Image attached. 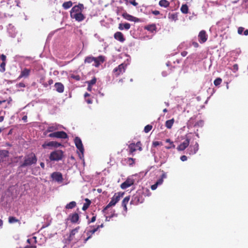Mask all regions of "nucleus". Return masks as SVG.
Listing matches in <instances>:
<instances>
[{
  "mask_svg": "<svg viewBox=\"0 0 248 248\" xmlns=\"http://www.w3.org/2000/svg\"><path fill=\"white\" fill-rule=\"evenodd\" d=\"M54 87L58 93H62L63 92L64 87L61 82H56L54 85Z\"/></svg>",
  "mask_w": 248,
  "mask_h": 248,
  "instance_id": "412c9836",
  "label": "nucleus"
},
{
  "mask_svg": "<svg viewBox=\"0 0 248 248\" xmlns=\"http://www.w3.org/2000/svg\"><path fill=\"white\" fill-rule=\"evenodd\" d=\"M130 200V196H126L125 197L123 200L122 202V205L124 208V210L126 212L127 210V204L128 203V202Z\"/></svg>",
  "mask_w": 248,
  "mask_h": 248,
  "instance_id": "5701e85b",
  "label": "nucleus"
},
{
  "mask_svg": "<svg viewBox=\"0 0 248 248\" xmlns=\"http://www.w3.org/2000/svg\"><path fill=\"white\" fill-rule=\"evenodd\" d=\"M104 227L103 223H102L101 225H98L96 227L94 228L93 229L91 230L88 231L87 232V235L88 237L85 239L84 243H86L90 238L92 237V236L93 234H94L97 230L100 228H103Z\"/></svg>",
  "mask_w": 248,
  "mask_h": 248,
  "instance_id": "9d476101",
  "label": "nucleus"
},
{
  "mask_svg": "<svg viewBox=\"0 0 248 248\" xmlns=\"http://www.w3.org/2000/svg\"><path fill=\"white\" fill-rule=\"evenodd\" d=\"M199 41L201 43L205 42L207 39V35L206 31L204 30L201 31L198 35Z\"/></svg>",
  "mask_w": 248,
  "mask_h": 248,
  "instance_id": "a211bd4d",
  "label": "nucleus"
},
{
  "mask_svg": "<svg viewBox=\"0 0 248 248\" xmlns=\"http://www.w3.org/2000/svg\"><path fill=\"white\" fill-rule=\"evenodd\" d=\"M130 24L128 23H120L119 24L118 29L120 30H128L130 28Z\"/></svg>",
  "mask_w": 248,
  "mask_h": 248,
  "instance_id": "b1692460",
  "label": "nucleus"
},
{
  "mask_svg": "<svg viewBox=\"0 0 248 248\" xmlns=\"http://www.w3.org/2000/svg\"><path fill=\"white\" fill-rule=\"evenodd\" d=\"M181 11L184 14L188 13V7L186 4H183L181 7Z\"/></svg>",
  "mask_w": 248,
  "mask_h": 248,
  "instance_id": "2f4dec72",
  "label": "nucleus"
},
{
  "mask_svg": "<svg viewBox=\"0 0 248 248\" xmlns=\"http://www.w3.org/2000/svg\"><path fill=\"white\" fill-rule=\"evenodd\" d=\"M53 83V80L52 79H50L48 81V85H50L51 84H52Z\"/></svg>",
  "mask_w": 248,
  "mask_h": 248,
  "instance_id": "69168bd1",
  "label": "nucleus"
},
{
  "mask_svg": "<svg viewBox=\"0 0 248 248\" xmlns=\"http://www.w3.org/2000/svg\"><path fill=\"white\" fill-rule=\"evenodd\" d=\"M180 159L182 161H185L187 160V157L186 155H183L181 156Z\"/></svg>",
  "mask_w": 248,
  "mask_h": 248,
  "instance_id": "3c124183",
  "label": "nucleus"
},
{
  "mask_svg": "<svg viewBox=\"0 0 248 248\" xmlns=\"http://www.w3.org/2000/svg\"><path fill=\"white\" fill-rule=\"evenodd\" d=\"M145 29L147 30L148 31H150L151 32H154V31H156V27L155 24H152L145 26Z\"/></svg>",
  "mask_w": 248,
  "mask_h": 248,
  "instance_id": "393cba45",
  "label": "nucleus"
},
{
  "mask_svg": "<svg viewBox=\"0 0 248 248\" xmlns=\"http://www.w3.org/2000/svg\"><path fill=\"white\" fill-rule=\"evenodd\" d=\"M79 229V227L78 226L71 231L68 237L65 239V243L69 244L72 241L74 240L75 235L78 232Z\"/></svg>",
  "mask_w": 248,
  "mask_h": 248,
  "instance_id": "1a4fd4ad",
  "label": "nucleus"
},
{
  "mask_svg": "<svg viewBox=\"0 0 248 248\" xmlns=\"http://www.w3.org/2000/svg\"><path fill=\"white\" fill-rule=\"evenodd\" d=\"M93 60H94V57L88 56V57H87L85 58V59L84 60V62L90 63L93 62Z\"/></svg>",
  "mask_w": 248,
  "mask_h": 248,
  "instance_id": "72a5a7b5",
  "label": "nucleus"
},
{
  "mask_svg": "<svg viewBox=\"0 0 248 248\" xmlns=\"http://www.w3.org/2000/svg\"><path fill=\"white\" fill-rule=\"evenodd\" d=\"M233 71L235 72L238 70V65L237 64H235L233 65Z\"/></svg>",
  "mask_w": 248,
  "mask_h": 248,
  "instance_id": "09e8293b",
  "label": "nucleus"
},
{
  "mask_svg": "<svg viewBox=\"0 0 248 248\" xmlns=\"http://www.w3.org/2000/svg\"><path fill=\"white\" fill-rule=\"evenodd\" d=\"M48 137L50 138H56L60 139H66L68 138L67 134L64 131H57L48 135Z\"/></svg>",
  "mask_w": 248,
  "mask_h": 248,
  "instance_id": "6e6552de",
  "label": "nucleus"
},
{
  "mask_svg": "<svg viewBox=\"0 0 248 248\" xmlns=\"http://www.w3.org/2000/svg\"><path fill=\"white\" fill-rule=\"evenodd\" d=\"M160 144H161V142L157 141H154L153 143V144L154 147H156L157 146L159 145Z\"/></svg>",
  "mask_w": 248,
  "mask_h": 248,
  "instance_id": "5fc2aeb1",
  "label": "nucleus"
},
{
  "mask_svg": "<svg viewBox=\"0 0 248 248\" xmlns=\"http://www.w3.org/2000/svg\"><path fill=\"white\" fill-rule=\"evenodd\" d=\"M92 88V86L90 85H88L87 90L89 91H91Z\"/></svg>",
  "mask_w": 248,
  "mask_h": 248,
  "instance_id": "338daca9",
  "label": "nucleus"
},
{
  "mask_svg": "<svg viewBox=\"0 0 248 248\" xmlns=\"http://www.w3.org/2000/svg\"><path fill=\"white\" fill-rule=\"evenodd\" d=\"M222 82V79L220 78H217L214 81V84L216 86L219 85Z\"/></svg>",
  "mask_w": 248,
  "mask_h": 248,
  "instance_id": "e433bc0d",
  "label": "nucleus"
},
{
  "mask_svg": "<svg viewBox=\"0 0 248 248\" xmlns=\"http://www.w3.org/2000/svg\"><path fill=\"white\" fill-rule=\"evenodd\" d=\"M158 4L160 6L164 8H167L170 6V2L167 0H161Z\"/></svg>",
  "mask_w": 248,
  "mask_h": 248,
  "instance_id": "a878e982",
  "label": "nucleus"
},
{
  "mask_svg": "<svg viewBox=\"0 0 248 248\" xmlns=\"http://www.w3.org/2000/svg\"><path fill=\"white\" fill-rule=\"evenodd\" d=\"M124 10L123 9V8L122 7H117V9H116V13L118 15H119L121 13V12Z\"/></svg>",
  "mask_w": 248,
  "mask_h": 248,
  "instance_id": "a18cd8bd",
  "label": "nucleus"
},
{
  "mask_svg": "<svg viewBox=\"0 0 248 248\" xmlns=\"http://www.w3.org/2000/svg\"><path fill=\"white\" fill-rule=\"evenodd\" d=\"M72 5H73L72 2L71 1H68L64 2L62 4V7L64 9H68L69 8H70L71 7H72Z\"/></svg>",
  "mask_w": 248,
  "mask_h": 248,
  "instance_id": "7c9ffc66",
  "label": "nucleus"
},
{
  "mask_svg": "<svg viewBox=\"0 0 248 248\" xmlns=\"http://www.w3.org/2000/svg\"><path fill=\"white\" fill-rule=\"evenodd\" d=\"M244 34L246 36L248 35V29H247L244 31Z\"/></svg>",
  "mask_w": 248,
  "mask_h": 248,
  "instance_id": "774afa93",
  "label": "nucleus"
},
{
  "mask_svg": "<svg viewBox=\"0 0 248 248\" xmlns=\"http://www.w3.org/2000/svg\"><path fill=\"white\" fill-rule=\"evenodd\" d=\"M0 58H1V60L2 61V62H5L6 60V57L5 55L2 54L0 56Z\"/></svg>",
  "mask_w": 248,
  "mask_h": 248,
  "instance_id": "864d4df0",
  "label": "nucleus"
},
{
  "mask_svg": "<svg viewBox=\"0 0 248 248\" xmlns=\"http://www.w3.org/2000/svg\"><path fill=\"white\" fill-rule=\"evenodd\" d=\"M127 64L123 63L115 67L112 71L113 76L116 78L119 77L120 75L123 74L125 72Z\"/></svg>",
  "mask_w": 248,
  "mask_h": 248,
  "instance_id": "39448f33",
  "label": "nucleus"
},
{
  "mask_svg": "<svg viewBox=\"0 0 248 248\" xmlns=\"http://www.w3.org/2000/svg\"><path fill=\"white\" fill-rule=\"evenodd\" d=\"M96 220V216H93L91 220L89 221V223L94 222Z\"/></svg>",
  "mask_w": 248,
  "mask_h": 248,
  "instance_id": "bf43d9fd",
  "label": "nucleus"
},
{
  "mask_svg": "<svg viewBox=\"0 0 248 248\" xmlns=\"http://www.w3.org/2000/svg\"><path fill=\"white\" fill-rule=\"evenodd\" d=\"M62 144L56 141H53V147L57 148L62 146Z\"/></svg>",
  "mask_w": 248,
  "mask_h": 248,
  "instance_id": "de8ad7c7",
  "label": "nucleus"
},
{
  "mask_svg": "<svg viewBox=\"0 0 248 248\" xmlns=\"http://www.w3.org/2000/svg\"><path fill=\"white\" fill-rule=\"evenodd\" d=\"M152 128H153V126L152 125L148 124L144 127V131L145 133H147L151 130Z\"/></svg>",
  "mask_w": 248,
  "mask_h": 248,
  "instance_id": "4c0bfd02",
  "label": "nucleus"
},
{
  "mask_svg": "<svg viewBox=\"0 0 248 248\" xmlns=\"http://www.w3.org/2000/svg\"><path fill=\"white\" fill-rule=\"evenodd\" d=\"M77 203L76 202L72 201L67 204L65 206V208L67 209H71L76 206Z\"/></svg>",
  "mask_w": 248,
  "mask_h": 248,
  "instance_id": "c756f323",
  "label": "nucleus"
},
{
  "mask_svg": "<svg viewBox=\"0 0 248 248\" xmlns=\"http://www.w3.org/2000/svg\"><path fill=\"white\" fill-rule=\"evenodd\" d=\"M5 65L6 63L5 62H2V63L0 64V71L1 72H3L5 71Z\"/></svg>",
  "mask_w": 248,
  "mask_h": 248,
  "instance_id": "c03bdc74",
  "label": "nucleus"
},
{
  "mask_svg": "<svg viewBox=\"0 0 248 248\" xmlns=\"http://www.w3.org/2000/svg\"><path fill=\"white\" fill-rule=\"evenodd\" d=\"M195 118H194L193 117H191L190 120L188 121L189 124H193V121L195 120Z\"/></svg>",
  "mask_w": 248,
  "mask_h": 248,
  "instance_id": "e2e57ef3",
  "label": "nucleus"
},
{
  "mask_svg": "<svg viewBox=\"0 0 248 248\" xmlns=\"http://www.w3.org/2000/svg\"><path fill=\"white\" fill-rule=\"evenodd\" d=\"M122 16L124 18L129 21H134L135 22L140 21L139 18L127 14L126 12L122 13Z\"/></svg>",
  "mask_w": 248,
  "mask_h": 248,
  "instance_id": "2eb2a0df",
  "label": "nucleus"
},
{
  "mask_svg": "<svg viewBox=\"0 0 248 248\" xmlns=\"http://www.w3.org/2000/svg\"><path fill=\"white\" fill-rule=\"evenodd\" d=\"M203 124V121L202 120H200L199 121H198L197 123H196L194 124V127H197V126H198V127H200V126H202Z\"/></svg>",
  "mask_w": 248,
  "mask_h": 248,
  "instance_id": "37998d69",
  "label": "nucleus"
},
{
  "mask_svg": "<svg viewBox=\"0 0 248 248\" xmlns=\"http://www.w3.org/2000/svg\"><path fill=\"white\" fill-rule=\"evenodd\" d=\"M42 147L44 148H46L47 147H53V141L45 142L42 145Z\"/></svg>",
  "mask_w": 248,
  "mask_h": 248,
  "instance_id": "f704fd0d",
  "label": "nucleus"
},
{
  "mask_svg": "<svg viewBox=\"0 0 248 248\" xmlns=\"http://www.w3.org/2000/svg\"><path fill=\"white\" fill-rule=\"evenodd\" d=\"M83 9V4L81 3L73 7L70 11L71 18L75 19L78 22L83 21L85 18V16L82 14Z\"/></svg>",
  "mask_w": 248,
  "mask_h": 248,
  "instance_id": "f257e3e1",
  "label": "nucleus"
},
{
  "mask_svg": "<svg viewBox=\"0 0 248 248\" xmlns=\"http://www.w3.org/2000/svg\"><path fill=\"white\" fill-rule=\"evenodd\" d=\"M134 183V180L133 179L127 178L121 185V188L123 189H126L133 185Z\"/></svg>",
  "mask_w": 248,
  "mask_h": 248,
  "instance_id": "ddd939ff",
  "label": "nucleus"
},
{
  "mask_svg": "<svg viewBox=\"0 0 248 248\" xmlns=\"http://www.w3.org/2000/svg\"><path fill=\"white\" fill-rule=\"evenodd\" d=\"M114 38L120 42H124L125 41L123 34L120 31H117L114 33Z\"/></svg>",
  "mask_w": 248,
  "mask_h": 248,
  "instance_id": "aec40b11",
  "label": "nucleus"
},
{
  "mask_svg": "<svg viewBox=\"0 0 248 248\" xmlns=\"http://www.w3.org/2000/svg\"><path fill=\"white\" fill-rule=\"evenodd\" d=\"M174 122V119L173 118L167 120L165 123V126L168 129H170Z\"/></svg>",
  "mask_w": 248,
  "mask_h": 248,
  "instance_id": "cd10ccee",
  "label": "nucleus"
},
{
  "mask_svg": "<svg viewBox=\"0 0 248 248\" xmlns=\"http://www.w3.org/2000/svg\"><path fill=\"white\" fill-rule=\"evenodd\" d=\"M143 193L141 191H137L132 197L130 204L134 205H138L139 203H142L144 201L143 196Z\"/></svg>",
  "mask_w": 248,
  "mask_h": 248,
  "instance_id": "7ed1b4c3",
  "label": "nucleus"
},
{
  "mask_svg": "<svg viewBox=\"0 0 248 248\" xmlns=\"http://www.w3.org/2000/svg\"><path fill=\"white\" fill-rule=\"evenodd\" d=\"M190 142V140L186 138V140L181 143L177 147V150L178 151H184L185 150L189 145Z\"/></svg>",
  "mask_w": 248,
  "mask_h": 248,
  "instance_id": "4468645a",
  "label": "nucleus"
},
{
  "mask_svg": "<svg viewBox=\"0 0 248 248\" xmlns=\"http://www.w3.org/2000/svg\"><path fill=\"white\" fill-rule=\"evenodd\" d=\"M8 222L10 224H13V223H17V222L20 224V222L19 220L17 219L16 217H12V216H10L8 217Z\"/></svg>",
  "mask_w": 248,
  "mask_h": 248,
  "instance_id": "c85d7f7f",
  "label": "nucleus"
},
{
  "mask_svg": "<svg viewBox=\"0 0 248 248\" xmlns=\"http://www.w3.org/2000/svg\"><path fill=\"white\" fill-rule=\"evenodd\" d=\"M31 70L30 69H28L26 68H24L20 73V75L17 78V79H20L23 78H28L31 73Z\"/></svg>",
  "mask_w": 248,
  "mask_h": 248,
  "instance_id": "dca6fc26",
  "label": "nucleus"
},
{
  "mask_svg": "<svg viewBox=\"0 0 248 248\" xmlns=\"http://www.w3.org/2000/svg\"><path fill=\"white\" fill-rule=\"evenodd\" d=\"M135 160L133 158L128 157L127 159V163L130 166H132L135 164Z\"/></svg>",
  "mask_w": 248,
  "mask_h": 248,
  "instance_id": "c9c22d12",
  "label": "nucleus"
},
{
  "mask_svg": "<svg viewBox=\"0 0 248 248\" xmlns=\"http://www.w3.org/2000/svg\"><path fill=\"white\" fill-rule=\"evenodd\" d=\"M96 82V78L94 77L91 80L88 81L86 82L88 83V85H90L93 86V85L95 84Z\"/></svg>",
  "mask_w": 248,
  "mask_h": 248,
  "instance_id": "58836bf2",
  "label": "nucleus"
},
{
  "mask_svg": "<svg viewBox=\"0 0 248 248\" xmlns=\"http://www.w3.org/2000/svg\"><path fill=\"white\" fill-rule=\"evenodd\" d=\"M157 186H158V185L155 183L154 185H153L152 186H151V188L152 190H154L156 189Z\"/></svg>",
  "mask_w": 248,
  "mask_h": 248,
  "instance_id": "4d7b16f0",
  "label": "nucleus"
},
{
  "mask_svg": "<svg viewBox=\"0 0 248 248\" xmlns=\"http://www.w3.org/2000/svg\"><path fill=\"white\" fill-rule=\"evenodd\" d=\"M192 46H193L194 47H195V48H197V47H199V45L198 43L197 42H194V41H193V42H192Z\"/></svg>",
  "mask_w": 248,
  "mask_h": 248,
  "instance_id": "603ef678",
  "label": "nucleus"
},
{
  "mask_svg": "<svg viewBox=\"0 0 248 248\" xmlns=\"http://www.w3.org/2000/svg\"><path fill=\"white\" fill-rule=\"evenodd\" d=\"M142 144L140 141H138L136 144L135 143H131L128 145L129 154L133 155V153L138 150L140 151H142Z\"/></svg>",
  "mask_w": 248,
  "mask_h": 248,
  "instance_id": "0eeeda50",
  "label": "nucleus"
},
{
  "mask_svg": "<svg viewBox=\"0 0 248 248\" xmlns=\"http://www.w3.org/2000/svg\"><path fill=\"white\" fill-rule=\"evenodd\" d=\"M85 202L84 203L82 208V209L83 211H86L89 208L91 203V201L88 198L85 199Z\"/></svg>",
  "mask_w": 248,
  "mask_h": 248,
  "instance_id": "bb28decb",
  "label": "nucleus"
},
{
  "mask_svg": "<svg viewBox=\"0 0 248 248\" xmlns=\"http://www.w3.org/2000/svg\"><path fill=\"white\" fill-rule=\"evenodd\" d=\"M37 157L34 153H31L27 157H25L24 162L20 165L21 167H25L35 164L37 162Z\"/></svg>",
  "mask_w": 248,
  "mask_h": 248,
  "instance_id": "f03ea898",
  "label": "nucleus"
},
{
  "mask_svg": "<svg viewBox=\"0 0 248 248\" xmlns=\"http://www.w3.org/2000/svg\"><path fill=\"white\" fill-rule=\"evenodd\" d=\"M51 177L57 182H62L63 181L62 175L60 172H53L51 174Z\"/></svg>",
  "mask_w": 248,
  "mask_h": 248,
  "instance_id": "9b49d317",
  "label": "nucleus"
},
{
  "mask_svg": "<svg viewBox=\"0 0 248 248\" xmlns=\"http://www.w3.org/2000/svg\"><path fill=\"white\" fill-rule=\"evenodd\" d=\"M63 152L61 150H57L51 152L49 155V159L51 161H59L62 159Z\"/></svg>",
  "mask_w": 248,
  "mask_h": 248,
  "instance_id": "423d86ee",
  "label": "nucleus"
},
{
  "mask_svg": "<svg viewBox=\"0 0 248 248\" xmlns=\"http://www.w3.org/2000/svg\"><path fill=\"white\" fill-rule=\"evenodd\" d=\"M124 194V192L115 193L114 196L112 197L109 203L104 208L103 211L104 212L110 207L114 206L120 201V198L123 196Z\"/></svg>",
  "mask_w": 248,
  "mask_h": 248,
  "instance_id": "20e7f679",
  "label": "nucleus"
},
{
  "mask_svg": "<svg viewBox=\"0 0 248 248\" xmlns=\"http://www.w3.org/2000/svg\"><path fill=\"white\" fill-rule=\"evenodd\" d=\"M24 248H36V246H27L26 247H24Z\"/></svg>",
  "mask_w": 248,
  "mask_h": 248,
  "instance_id": "0e129e2a",
  "label": "nucleus"
},
{
  "mask_svg": "<svg viewBox=\"0 0 248 248\" xmlns=\"http://www.w3.org/2000/svg\"><path fill=\"white\" fill-rule=\"evenodd\" d=\"M181 54L183 57H185L187 54V52L186 51H183L181 52Z\"/></svg>",
  "mask_w": 248,
  "mask_h": 248,
  "instance_id": "680f3d73",
  "label": "nucleus"
},
{
  "mask_svg": "<svg viewBox=\"0 0 248 248\" xmlns=\"http://www.w3.org/2000/svg\"><path fill=\"white\" fill-rule=\"evenodd\" d=\"M74 142L76 147L79 150L80 152L83 154L84 148L81 139L79 137H77L74 140Z\"/></svg>",
  "mask_w": 248,
  "mask_h": 248,
  "instance_id": "f8f14e48",
  "label": "nucleus"
},
{
  "mask_svg": "<svg viewBox=\"0 0 248 248\" xmlns=\"http://www.w3.org/2000/svg\"><path fill=\"white\" fill-rule=\"evenodd\" d=\"M105 61V57L103 56H99L98 57H94V60L93 62H94V64H93L95 67H98L101 63H102Z\"/></svg>",
  "mask_w": 248,
  "mask_h": 248,
  "instance_id": "f3484780",
  "label": "nucleus"
},
{
  "mask_svg": "<svg viewBox=\"0 0 248 248\" xmlns=\"http://www.w3.org/2000/svg\"><path fill=\"white\" fill-rule=\"evenodd\" d=\"M114 216H117V215H115V214H112L111 215H110V216L106 217V221H109V219H108V218H110L112 217H114Z\"/></svg>",
  "mask_w": 248,
  "mask_h": 248,
  "instance_id": "6e6d98bb",
  "label": "nucleus"
},
{
  "mask_svg": "<svg viewBox=\"0 0 248 248\" xmlns=\"http://www.w3.org/2000/svg\"><path fill=\"white\" fill-rule=\"evenodd\" d=\"M163 182V180L162 179V178H160L156 181L155 183L158 186L162 184Z\"/></svg>",
  "mask_w": 248,
  "mask_h": 248,
  "instance_id": "8fccbe9b",
  "label": "nucleus"
},
{
  "mask_svg": "<svg viewBox=\"0 0 248 248\" xmlns=\"http://www.w3.org/2000/svg\"><path fill=\"white\" fill-rule=\"evenodd\" d=\"M166 142L170 143V146H166L165 148L167 149H170L171 148H175V145L173 144V142L172 141H171L170 139H168L166 140Z\"/></svg>",
  "mask_w": 248,
  "mask_h": 248,
  "instance_id": "473e14b6",
  "label": "nucleus"
},
{
  "mask_svg": "<svg viewBox=\"0 0 248 248\" xmlns=\"http://www.w3.org/2000/svg\"><path fill=\"white\" fill-rule=\"evenodd\" d=\"M152 13L153 14H154V15H155V16H157V15H158L160 14V12L157 10L153 11L152 12Z\"/></svg>",
  "mask_w": 248,
  "mask_h": 248,
  "instance_id": "13d9d810",
  "label": "nucleus"
},
{
  "mask_svg": "<svg viewBox=\"0 0 248 248\" xmlns=\"http://www.w3.org/2000/svg\"><path fill=\"white\" fill-rule=\"evenodd\" d=\"M18 87H25V84L23 82H20L17 84Z\"/></svg>",
  "mask_w": 248,
  "mask_h": 248,
  "instance_id": "052dcab7",
  "label": "nucleus"
},
{
  "mask_svg": "<svg viewBox=\"0 0 248 248\" xmlns=\"http://www.w3.org/2000/svg\"><path fill=\"white\" fill-rule=\"evenodd\" d=\"M126 3H130V4H132L133 5L135 6H137L138 5V3L136 2V0H124Z\"/></svg>",
  "mask_w": 248,
  "mask_h": 248,
  "instance_id": "79ce46f5",
  "label": "nucleus"
},
{
  "mask_svg": "<svg viewBox=\"0 0 248 248\" xmlns=\"http://www.w3.org/2000/svg\"><path fill=\"white\" fill-rule=\"evenodd\" d=\"M244 28L242 27H240L238 29V33L239 34H242L243 32L244 31Z\"/></svg>",
  "mask_w": 248,
  "mask_h": 248,
  "instance_id": "49530a36",
  "label": "nucleus"
},
{
  "mask_svg": "<svg viewBox=\"0 0 248 248\" xmlns=\"http://www.w3.org/2000/svg\"><path fill=\"white\" fill-rule=\"evenodd\" d=\"M57 129V127H56V126H51L48 127L46 132H53Z\"/></svg>",
  "mask_w": 248,
  "mask_h": 248,
  "instance_id": "ea45409f",
  "label": "nucleus"
},
{
  "mask_svg": "<svg viewBox=\"0 0 248 248\" xmlns=\"http://www.w3.org/2000/svg\"><path fill=\"white\" fill-rule=\"evenodd\" d=\"M199 150V144L197 142H196L195 145L193 146H190L188 149V154L190 155H193L195 154Z\"/></svg>",
  "mask_w": 248,
  "mask_h": 248,
  "instance_id": "6ab92c4d",
  "label": "nucleus"
},
{
  "mask_svg": "<svg viewBox=\"0 0 248 248\" xmlns=\"http://www.w3.org/2000/svg\"><path fill=\"white\" fill-rule=\"evenodd\" d=\"M70 220L72 223H76L79 220V215L78 213H75L69 216Z\"/></svg>",
  "mask_w": 248,
  "mask_h": 248,
  "instance_id": "4be33fe9",
  "label": "nucleus"
},
{
  "mask_svg": "<svg viewBox=\"0 0 248 248\" xmlns=\"http://www.w3.org/2000/svg\"><path fill=\"white\" fill-rule=\"evenodd\" d=\"M70 77L77 81H79L80 80V77L78 75L71 74L70 75Z\"/></svg>",
  "mask_w": 248,
  "mask_h": 248,
  "instance_id": "a19ab883",
  "label": "nucleus"
}]
</instances>
